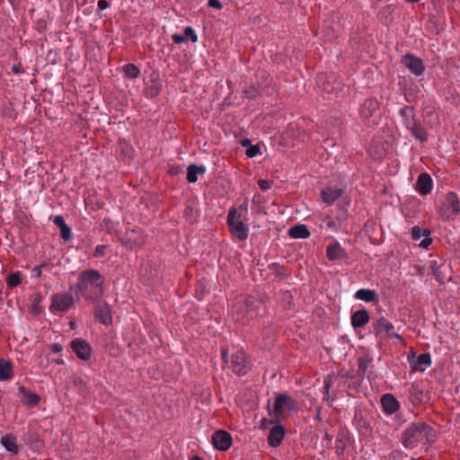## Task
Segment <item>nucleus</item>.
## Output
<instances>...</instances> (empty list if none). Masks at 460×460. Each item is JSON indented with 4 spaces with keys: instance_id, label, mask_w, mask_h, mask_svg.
I'll list each match as a JSON object with an SVG mask.
<instances>
[{
    "instance_id": "obj_20",
    "label": "nucleus",
    "mask_w": 460,
    "mask_h": 460,
    "mask_svg": "<svg viewBox=\"0 0 460 460\" xmlns=\"http://www.w3.org/2000/svg\"><path fill=\"white\" fill-rule=\"evenodd\" d=\"M378 108V102L376 99H367L359 108V114L363 119H368Z\"/></svg>"
},
{
    "instance_id": "obj_43",
    "label": "nucleus",
    "mask_w": 460,
    "mask_h": 460,
    "mask_svg": "<svg viewBox=\"0 0 460 460\" xmlns=\"http://www.w3.org/2000/svg\"><path fill=\"white\" fill-rule=\"evenodd\" d=\"M273 424V421L272 420H267V419H263L261 420V427L262 429H268L270 425Z\"/></svg>"
},
{
    "instance_id": "obj_5",
    "label": "nucleus",
    "mask_w": 460,
    "mask_h": 460,
    "mask_svg": "<svg viewBox=\"0 0 460 460\" xmlns=\"http://www.w3.org/2000/svg\"><path fill=\"white\" fill-rule=\"evenodd\" d=\"M295 409L296 402L290 396L287 394H279L274 401L273 407L271 408L269 405L268 411L271 417L278 420L283 416L286 411H292Z\"/></svg>"
},
{
    "instance_id": "obj_16",
    "label": "nucleus",
    "mask_w": 460,
    "mask_h": 460,
    "mask_svg": "<svg viewBox=\"0 0 460 460\" xmlns=\"http://www.w3.org/2000/svg\"><path fill=\"white\" fill-rule=\"evenodd\" d=\"M285 429L283 428V426L279 425V424H276L274 425L270 430V433H269V436H268V443L270 447H279L284 437H285Z\"/></svg>"
},
{
    "instance_id": "obj_3",
    "label": "nucleus",
    "mask_w": 460,
    "mask_h": 460,
    "mask_svg": "<svg viewBox=\"0 0 460 460\" xmlns=\"http://www.w3.org/2000/svg\"><path fill=\"white\" fill-rule=\"evenodd\" d=\"M435 437L431 427L425 423H417L411 425L404 430L402 443L405 447L413 448L420 442H433Z\"/></svg>"
},
{
    "instance_id": "obj_45",
    "label": "nucleus",
    "mask_w": 460,
    "mask_h": 460,
    "mask_svg": "<svg viewBox=\"0 0 460 460\" xmlns=\"http://www.w3.org/2000/svg\"><path fill=\"white\" fill-rule=\"evenodd\" d=\"M108 6H109V4L105 0H100L98 2V8L100 10H105L106 8H108Z\"/></svg>"
},
{
    "instance_id": "obj_18",
    "label": "nucleus",
    "mask_w": 460,
    "mask_h": 460,
    "mask_svg": "<svg viewBox=\"0 0 460 460\" xmlns=\"http://www.w3.org/2000/svg\"><path fill=\"white\" fill-rule=\"evenodd\" d=\"M18 394L21 397L22 403H24L27 406H36L40 402V396L37 394L25 388L24 386H20L18 388Z\"/></svg>"
},
{
    "instance_id": "obj_11",
    "label": "nucleus",
    "mask_w": 460,
    "mask_h": 460,
    "mask_svg": "<svg viewBox=\"0 0 460 460\" xmlns=\"http://www.w3.org/2000/svg\"><path fill=\"white\" fill-rule=\"evenodd\" d=\"M211 441L217 450L226 451L232 445V437L227 431L219 429L214 432Z\"/></svg>"
},
{
    "instance_id": "obj_8",
    "label": "nucleus",
    "mask_w": 460,
    "mask_h": 460,
    "mask_svg": "<svg viewBox=\"0 0 460 460\" xmlns=\"http://www.w3.org/2000/svg\"><path fill=\"white\" fill-rule=\"evenodd\" d=\"M460 212V203L455 192H448L441 204L440 214L446 218L456 217Z\"/></svg>"
},
{
    "instance_id": "obj_51",
    "label": "nucleus",
    "mask_w": 460,
    "mask_h": 460,
    "mask_svg": "<svg viewBox=\"0 0 460 460\" xmlns=\"http://www.w3.org/2000/svg\"><path fill=\"white\" fill-rule=\"evenodd\" d=\"M56 362H57V364L61 365V364L64 363V360L63 359H58Z\"/></svg>"
},
{
    "instance_id": "obj_14",
    "label": "nucleus",
    "mask_w": 460,
    "mask_h": 460,
    "mask_svg": "<svg viewBox=\"0 0 460 460\" xmlns=\"http://www.w3.org/2000/svg\"><path fill=\"white\" fill-rule=\"evenodd\" d=\"M433 181L427 172L420 173L415 183V190L422 196H426L432 191Z\"/></svg>"
},
{
    "instance_id": "obj_27",
    "label": "nucleus",
    "mask_w": 460,
    "mask_h": 460,
    "mask_svg": "<svg viewBox=\"0 0 460 460\" xmlns=\"http://www.w3.org/2000/svg\"><path fill=\"white\" fill-rule=\"evenodd\" d=\"M13 376V367L12 363L8 360H0V380L6 381L11 379Z\"/></svg>"
},
{
    "instance_id": "obj_50",
    "label": "nucleus",
    "mask_w": 460,
    "mask_h": 460,
    "mask_svg": "<svg viewBox=\"0 0 460 460\" xmlns=\"http://www.w3.org/2000/svg\"><path fill=\"white\" fill-rule=\"evenodd\" d=\"M251 141L249 139H243L242 140V146H248L250 145Z\"/></svg>"
},
{
    "instance_id": "obj_48",
    "label": "nucleus",
    "mask_w": 460,
    "mask_h": 460,
    "mask_svg": "<svg viewBox=\"0 0 460 460\" xmlns=\"http://www.w3.org/2000/svg\"><path fill=\"white\" fill-rule=\"evenodd\" d=\"M12 70H13V73H15V74H19V73H21V69H20V67H19L18 66H13L12 67Z\"/></svg>"
},
{
    "instance_id": "obj_32",
    "label": "nucleus",
    "mask_w": 460,
    "mask_h": 460,
    "mask_svg": "<svg viewBox=\"0 0 460 460\" xmlns=\"http://www.w3.org/2000/svg\"><path fill=\"white\" fill-rule=\"evenodd\" d=\"M261 154V149L260 147L257 146V145H252V146H250L247 149H246V155L249 157V158H252V157H255L257 156L258 155Z\"/></svg>"
},
{
    "instance_id": "obj_35",
    "label": "nucleus",
    "mask_w": 460,
    "mask_h": 460,
    "mask_svg": "<svg viewBox=\"0 0 460 460\" xmlns=\"http://www.w3.org/2000/svg\"><path fill=\"white\" fill-rule=\"evenodd\" d=\"M324 389H325V393H324V399L330 402V404L332 403L333 402V398H332L330 396V389H331V385H330V382L326 379L324 381Z\"/></svg>"
},
{
    "instance_id": "obj_30",
    "label": "nucleus",
    "mask_w": 460,
    "mask_h": 460,
    "mask_svg": "<svg viewBox=\"0 0 460 460\" xmlns=\"http://www.w3.org/2000/svg\"><path fill=\"white\" fill-rule=\"evenodd\" d=\"M123 71L125 74V76L127 78L134 79L137 78L140 75V70L137 66L134 64H127L123 67Z\"/></svg>"
},
{
    "instance_id": "obj_33",
    "label": "nucleus",
    "mask_w": 460,
    "mask_h": 460,
    "mask_svg": "<svg viewBox=\"0 0 460 460\" xmlns=\"http://www.w3.org/2000/svg\"><path fill=\"white\" fill-rule=\"evenodd\" d=\"M411 235L414 241H419L422 236H427V234L419 226H414L411 231Z\"/></svg>"
},
{
    "instance_id": "obj_29",
    "label": "nucleus",
    "mask_w": 460,
    "mask_h": 460,
    "mask_svg": "<svg viewBox=\"0 0 460 460\" xmlns=\"http://www.w3.org/2000/svg\"><path fill=\"white\" fill-rule=\"evenodd\" d=\"M22 282V273L20 271L12 272L6 278V284L9 288L18 287Z\"/></svg>"
},
{
    "instance_id": "obj_15",
    "label": "nucleus",
    "mask_w": 460,
    "mask_h": 460,
    "mask_svg": "<svg viewBox=\"0 0 460 460\" xmlns=\"http://www.w3.org/2000/svg\"><path fill=\"white\" fill-rule=\"evenodd\" d=\"M381 404L383 411L386 415H392L395 413L400 408L399 402L391 394H385L381 397Z\"/></svg>"
},
{
    "instance_id": "obj_26",
    "label": "nucleus",
    "mask_w": 460,
    "mask_h": 460,
    "mask_svg": "<svg viewBox=\"0 0 460 460\" xmlns=\"http://www.w3.org/2000/svg\"><path fill=\"white\" fill-rule=\"evenodd\" d=\"M289 235L295 239H306L310 236V231L305 225H296L288 231Z\"/></svg>"
},
{
    "instance_id": "obj_49",
    "label": "nucleus",
    "mask_w": 460,
    "mask_h": 460,
    "mask_svg": "<svg viewBox=\"0 0 460 460\" xmlns=\"http://www.w3.org/2000/svg\"><path fill=\"white\" fill-rule=\"evenodd\" d=\"M132 243H133L134 245L139 246V245H142L144 243V239L141 238V240H139V241H133Z\"/></svg>"
},
{
    "instance_id": "obj_7",
    "label": "nucleus",
    "mask_w": 460,
    "mask_h": 460,
    "mask_svg": "<svg viewBox=\"0 0 460 460\" xmlns=\"http://www.w3.org/2000/svg\"><path fill=\"white\" fill-rule=\"evenodd\" d=\"M74 305V295L70 289L65 293L55 294L51 297L50 311L56 312H66L69 310Z\"/></svg>"
},
{
    "instance_id": "obj_9",
    "label": "nucleus",
    "mask_w": 460,
    "mask_h": 460,
    "mask_svg": "<svg viewBox=\"0 0 460 460\" xmlns=\"http://www.w3.org/2000/svg\"><path fill=\"white\" fill-rule=\"evenodd\" d=\"M231 367L233 371L238 376H244L248 372L250 364L246 354L243 350H236L232 355Z\"/></svg>"
},
{
    "instance_id": "obj_22",
    "label": "nucleus",
    "mask_w": 460,
    "mask_h": 460,
    "mask_svg": "<svg viewBox=\"0 0 460 460\" xmlns=\"http://www.w3.org/2000/svg\"><path fill=\"white\" fill-rule=\"evenodd\" d=\"M369 322V314L367 310L356 311L351 315V324L354 328H361Z\"/></svg>"
},
{
    "instance_id": "obj_34",
    "label": "nucleus",
    "mask_w": 460,
    "mask_h": 460,
    "mask_svg": "<svg viewBox=\"0 0 460 460\" xmlns=\"http://www.w3.org/2000/svg\"><path fill=\"white\" fill-rule=\"evenodd\" d=\"M53 223L59 228H65L67 224L66 223L64 217L61 215L55 216L53 218Z\"/></svg>"
},
{
    "instance_id": "obj_21",
    "label": "nucleus",
    "mask_w": 460,
    "mask_h": 460,
    "mask_svg": "<svg viewBox=\"0 0 460 460\" xmlns=\"http://www.w3.org/2000/svg\"><path fill=\"white\" fill-rule=\"evenodd\" d=\"M0 443L6 451L13 455H17L19 453V446L15 436L12 434L4 435L1 438Z\"/></svg>"
},
{
    "instance_id": "obj_10",
    "label": "nucleus",
    "mask_w": 460,
    "mask_h": 460,
    "mask_svg": "<svg viewBox=\"0 0 460 460\" xmlns=\"http://www.w3.org/2000/svg\"><path fill=\"white\" fill-rule=\"evenodd\" d=\"M408 362L413 372H423L432 364L429 353H422L418 357H415L414 354L412 356H409Z\"/></svg>"
},
{
    "instance_id": "obj_2",
    "label": "nucleus",
    "mask_w": 460,
    "mask_h": 460,
    "mask_svg": "<svg viewBox=\"0 0 460 460\" xmlns=\"http://www.w3.org/2000/svg\"><path fill=\"white\" fill-rule=\"evenodd\" d=\"M261 302L252 296H240L232 305V315L243 324L259 315V305Z\"/></svg>"
},
{
    "instance_id": "obj_17",
    "label": "nucleus",
    "mask_w": 460,
    "mask_h": 460,
    "mask_svg": "<svg viewBox=\"0 0 460 460\" xmlns=\"http://www.w3.org/2000/svg\"><path fill=\"white\" fill-rule=\"evenodd\" d=\"M344 190L339 187H326L322 190L321 196L323 200L331 205L339 199L343 194Z\"/></svg>"
},
{
    "instance_id": "obj_4",
    "label": "nucleus",
    "mask_w": 460,
    "mask_h": 460,
    "mask_svg": "<svg viewBox=\"0 0 460 460\" xmlns=\"http://www.w3.org/2000/svg\"><path fill=\"white\" fill-rule=\"evenodd\" d=\"M227 226L232 235L239 241H244L249 236V226L244 224L241 219V215L237 209L232 207L227 214Z\"/></svg>"
},
{
    "instance_id": "obj_46",
    "label": "nucleus",
    "mask_w": 460,
    "mask_h": 460,
    "mask_svg": "<svg viewBox=\"0 0 460 460\" xmlns=\"http://www.w3.org/2000/svg\"><path fill=\"white\" fill-rule=\"evenodd\" d=\"M221 357L224 362L227 363L228 352L226 349H222Z\"/></svg>"
},
{
    "instance_id": "obj_1",
    "label": "nucleus",
    "mask_w": 460,
    "mask_h": 460,
    "mask_svg": "<svg viewBox=\"0 0 460 460\" xmlns=\"http://www.w3.org/2000/svg\"><path fill=\"white\" fill-rule=\"evenodd\" d=\"M104 279L96 270L82 271L78 278L77 289L86 300H99L104 294Z\"/></svg>"
},
{
    "instance_id": "obj_53",
    "label": "nucleus",
    "mask_w": 460,
    "mask_h": 460,
    "mask_svg": "<svg viewBox=\"0 0 460 460\" xmlns=\"http://www.w3.org/2000/svg\"><path fill=\"white\" fill-rule=\"evenodd\" d=\"M191 460H203V459L199 456H194Z\"/></svg>"
},
{
    "instance_id": "obj_41",
    "label": "nucleus",
    "mask_w": 460,
    "mask_h": 460,
    "mask_svg": "<svg viewBox=\"0 0 460 460\" xmlns=\"http://www.w3.org/2000/svg\"><path fill=\"white\" fill-rule=\"evenodd\" d=\"M50 349L55 353H59L63 350V346L59 343H54L50 346Z\"/></svg>"
},
{
    "instance_id": "obj_36",
    "label": "nucleus",
    "mask_w": 460,
    "mask_h": 460,
    "mask_svg": "<svg viewBox=\"0 0 460 460\" xmlns=\"http://www.w3.org/2000/svg\"><path fill=\"white\" fill-rule=\"evenodd\" d=\"M61 232V237L64 241H69L71 239V229L68 226H66L65 228L60 229Z\"/></svg>"
},
{
    "instance_id": "obj_13",
    "label": "nucleus",
    "mask_w": 460,
    "mask_h": 460,
    "mask_svg": "<svg viewBox=\"0 0 460 460\" xmlns=\"http://www.w3.org/2000/svg\"><path fill=\"white\" fill-rule=\"evenodd\" d=\"M402 62L413 75L417 76L422 75L425 70L422 60L414 55L406 54L403 56Z\"/></svg>"
},
{
    "instance_id": "obj_23",
    "label": "nucleus",
    "mask_w": 460,
    "mask_h": 460,
    "mask_svg": "<svg viewBox=\"0 0 460 460\" xmlns=\"http://www.w3.org/2000/svg\"><path fill=\"white\" fill-rule=\"evenodd\" d=\"M354 297L358 300H362L367 303L378 301V294L375 290L367 288L358 289L355 293Z\"/></svg>"
},
{
    "instance_id": "obj_38",
    "label": "nucleus",
    "mask_w": 460,
    "mask_h": 460,
    "mask_svg": "<svg viewBox=\"0 0 460 460\" xmlns=\"http://www.w3.org/2000/svg\"><path fill=\"white\" fill-rule=\"evenodd\" d=\"M258 185L259 187L262 190H267L269 189H270L271 185H272V181H267V180H260L258 181Z\"/></svg>"
},
{
    "instance_id": "obj_24",
    "label": "nucleus",
    "mask_w": 460,
    "mask_h": 460,
    "mask_svg": "<svg viewBox=\"0 0 460 460\" xmlns=\"http://www.w3.org/2000/svg\"><path fill=\"white\" fill-rule=\"evenodd\" d=\"M95 317L103 324H111L112 322V316L111 309L107 305H100L95 312Z\"/></svg>"
},
{
    "instance_id": "obj_6",
    "label": "nucleus",
    "mask_w": 460,
    "mask_h": 460,
    "mask_svg": "<svg viewBox=\"0 0 460 460\" xmlns=\"http://www.w3.org/2000/svg\"><path fill=\"white\" fill-rule=\"evenodd\" d=\"M404 126L411 131L415 137L421 141L426 140V134L417 124L414 119V110L411 107H404L399 112Z\"/></svg>"
},
{
    "instance_id": "obj_25",
    "label": "nucleus",
    "mask_w": 460,
    "mask_h": 460,
    "mask_svg": "<svg viewBox=\"0 0 460 460\" xmlns=\"http://www.w3.org/2000/svg\"><path fill=\"white\" fill-rule=\"evenodd\" d=\"M394 330V324L385 317H381L376 322V334L382 336L390 335Z\"/></svg>"
},
{
    "instance_id": "obj_28",
    "label": "nucleus",
    "mask_w": 460,
    "mask_h": 460,
    "mask_svg": "<svg viewBox=\"0 0 460 460\" xmlns=\"http://www.w3.org/2000/svg\"><path fill=\"white\" fill-rule=\"evenodd\" d=\"M206 168L203 165L197 166L195 164H190L187 168V180L190 183H194L198 181V174L204 173Z\"/></svg>"
},
{
    "instance_id": "obj_37",
    "label": "nucleus",
    "mask_w": 460,
    "mask_h": 460,
    "mask_svg": "<svg viewBox=\"0 0 460 460\" xmlns=\"http://www.w3.org/2000/svg\"><path fill=\"white\" fill-rule=\"evenodd\" d=\"M106 246L105 245H97L95 247L93 256L96 258L102 257L105 253Z\"/></svg>"
},
{
    "instance_id": "obj_31",
    "label": "nucleus",
    "mask_w": 460,
    "mask_h": 460,
    "mask_svg": "<svg viewBox=\"0 0 460 460\" xmlns=\"http://www.w3.org/2000/svg\"><path fill=\"white\" fill-rule=\"evenodd\" d=\"M184 37L187 39V41L190 40L192 43L198 41V35L190 26H188L184 29Z\"/></svg>"
},
{
    "instance_id": "obj_39",
    "label": "nucleus",
    "mask_w": 460,
    "mask_h": 460,
    "mask_svg": "<svg viewBox=\"0 0 460 460\" xmlns=\"http://www.w3.org/2000/svg\"><path fill=\"white\" fill-rule=\"evenodd\" d=\"M172 40L176 44H181L187 41V39L184 36L178 33L173 34L172 36Z\"/></svg>"
},
{
    "instance_id": "obj_40",
    "label": "nucleus",
    "mask_w": 460,
    "mask_h": 460,
    "mask_svg": "<svg viewBox=\"0 0 460 460\" xmlns=\"http://www.w3.org/2000/svg\"><path fill=\"white\" fill-rule=\"evenodd\" d=\"M208 5L217 10H220L222 8V4L219 0H208Z\"/></svg>"
},
{
    "instance_id": "obj_19",
    "label": "nucleus",
    "mask_w": 460,
    "mask_h": 460,
    "mask_svg": "<svg viewBox=\"0 0 460 460\" xmlns=\"http://www.w3.org/2000/svg\"><path fill=\"white\" fill-rule=\"evenodd\" d=\"M326 255L330 261H337L347 258L346 251L338 243H332L326 249Z\"/></svg>"
},
{
    "instance_id": "obj_52",
    "label": "nucleus",
    "mask_w": 460,
    "mask_h": 460,
    "mask_svg": "<svg viewBox=\"0 0 460 460\" xmlns=\"http://www.w3.org/2000/svg\"><path fill=\"white\" fill-rule=\"evenodd\" d=\"M407 2H410V3H418L420 2V0H406Z\"/></svg>"
},
{
    "instance_id": "obj_47",
    "label": "nucleus",
    "mask_w": 460,
    "mask_h": 460,
    "mask_svg": "<svg viewBox=\"0 0 460 460\" xmlns=\"http://www.w3.org/2000/svg\"><path fill=\"white\" fill-rule=\"evenodd\" d=\"M389 336L393 337V338H394V339H396V340H398L400 341H402V337L400 334L396 333V332H393V331L390 332Z\"/></svg>"
},
{
    "instance_id": "obj_54",
    "label": "nucleus",
    "mask_w": 460,
    "mask_h": 460,
    "mask_svg": "<svg viewBox=\"0 0 460 460\" xmlns=\"http://www.w3.org/2000/svg\"><path fill=\"white\" fill-rule=\"evenodd\" d=\"M324 91L331 92L328 88H323Z\"/></svg>"
},
{
    "instance_id": "obj_12",
    "label": "nucleus",
    "mask_w": 460,
    "mask_h": 460,
    "mask_svg": "<svg viewBox=\"0 0 460 460\" xmlns=\"http://www.w3.org/2000/svg\"><path fill=\"white\" fill-rule=\"evenodd\" d=\"M71 348L80 359L88 360L91 358L92 348L86 341L76 338L72 341Z\"/></svg>"
},
{
    "instance_id": "obj_44",
    "label": "nucleus",
    "mask_w": 460,
    "mask_h": 460,
    "mask_svg": "<svg viewBox=\"0 0 460 460\" xmlns=\"http://www.w3.org/2000/svg\"><path fill=\"white\" fill-rule=\"evenodd\" d=\"M41 268H42V266H36V267H34L33 270H32V275L34 277H40V274H41Z\"/></svg>"
},
{
    "instance_id": "obj_42",
    "label": "nucleus",
    "mask_w": 460,
    "mask_h": 460,
    "mask_svg": "<svg viewBox=\"0 0 460 460\" xmlns=\"http://www.w3.org/2000/svg\"><path fill=\"white\" fill-rule=\"evenodd\" d=\"M431 243V240L429 237H425L420 243V246L422 248H427Z\"/></svg>"
}]
</instances>
